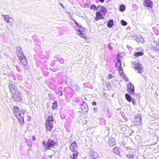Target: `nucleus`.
I'll list each match as a JSON object with an SVG mask.
<instances>
[{"mask_svg":"<svg viewBox=\"0 0 159 159\" xmlns=\"http://www.w3.org/2000/svg\"><path fill=\"white\" fill-rule=\"evenodd\" d=\"M121 24L124 26L126 25H127V23L123 20H122L121 21Z\"/></svg>","mask_w":159,"mask_h":159,"instance_id":"nucleus-28","label":"nucleus"},{"mask_svg":"<svg viewBox=\"0 0 159 159\" xmlns=\"http://www.w3.org/2000/svg\"><path fill=\"white\" fill-rule=\"evenodd\" d=\"M125 98L127 101L129 102L132 101V100L133 99L129 94L127 93L125 94Z\"/></svg>","mask_w":159,"mask_h":159,"instance_id":"nucleus-17","label":"nucleus"},{"mask_svg":"<svg viewBox=\"0 0 159 159\" xmlns=\"http://www.w3.org/2000/svg\"><path fill=\"white\" fill-rule=\"evenodd\" d=\"M99 1L101 2H103L104 1V0H99Z\"/></svg>","mask_w":159,"mask_h":159,"instance_id":"nucleus-36","label":"nucleus"},{"mask_svg":"<svg viewBox=\"0 0 159 159\" xmlns=\"http://www.w3.org/2000/svg\"><path fill=\"white\" fill-rule=\"evenodd\" d=\"M56 143L54 142L53 140L49 139L48 140L46 146L48 149H51L52 148H53L54 146H56Z\"/></svg>","mask_w":159,"mask_h":159,"instance_id":"nucleus-7","label":"nucleus"},{"mask_svg":"<svg viewBox=\"0 0 159 159\" xmlns=\"http://www.w3.org/2000/svg\"><path fill=\"white\" fill-rule=\"evenodd\" d=\"M75 24L77 25L78 27H79V25L78 23L75 20Z\"/></svg>","mask_w":159,"mask_h":159,"instance_id":"nucleus-31","label":"nucleus"},{"mask_svg":"<svg viewBox=\"0 0 159 159\" xmlns=\"http://www.w3.org/2000/svg\"><path fill=\"white\" fill-rule=\"evenodd\" d=\"M131 102H132V103H133V104L134 105H135L136 103H135V100H134L133 99V100H132V101H131Z\"/></svg>","mask_w":159,"mask_h":159,"instance_id":"nucleus-29","label":"nucleus"},{"mask_svg":"<svg viewBox=\"0 0 159 159\" xmlns=\"http://www.w3.org/2000/svg\"><path fill=\"white\" fill-rule=\"evenodd\" d=\"M113 151L114 153L117 154L119 153V149L117 147H115L114 148Z\"/></svg>","mask_w":159,"mask_h":159,"instance_id":"nucleus-25","label":"nucleus"},{"mask_svg":"<svg viewBox=\"0 0 159 159\" xmlns=\"http://www.w3.org/2000/svg\"><path fill=\"white\" fill-rule=\"evenodd\" d=\"M143 4L145 6L148 7H153V3L150 0H145L143 2Z\"/></svg>","mask_w":159,"mask_h":159,"instance_id":"nucleus-10","label":"nucleus"},{"mask_svg":"<svg viewBox=\"0 0 159 159\" xmlns=\"http://www.w3.org/2000/svg\"><path fill=\"white\" fill-rule=\"evenodd\" d=\"M60 5L63 7L64 8V7L63 6V4L62 3H60Z\"/></svg>","mask_w":159,"mask_h":159,"instance_id":"nucleus-34","label":"nucleus"},{"mask_svg":"<svg viewBox=\"0 0 159 159\" xmlns=\"http://www.w3.org/2000/svg\"><path fill=\"white\" fill-rule=\"evenodd\" d=\"M90 9H93L94 11H95L98 9V7L97 8L96 7L95 5L93 4L90 7Z\"/></svg>","mask_w":159,"mask_h":159,"instance_id":"nucleus-27","label":"nucleus"},{"mask_svg":"<svg viewBox=\"0 0 159 159\" xmlns=\"http://www.w3.org/2000/svg\"><path fill=\"white\" fill-rule=\"evenodd\" d=\"M127 89L128 92L131 94H133L134 93V86L131 83L127 84Z\"/></svg>","mask_w":159,"mask_h":159,"instance_id":"nucleus-6","label":"nucleus"},{"mask_svg":"<svg viewBox=\"0 0 159 159\" xmlns=\"http://www.w3.org/2000/svg\"><path fill=\"white\" fill-rule=\"evenodd\" d=\"M61 60H62V61H63V59H61Z\"/></svg>","mask_w":159,"mask_h":159,"instance_id":"nucleus-38","label":"nucleus"},{"mask_svg":"<svg viewBox=\"0 0 159 159\" xmlns=\"http://www.w3.org/2000/svg\"><path fill=\"white\" fill-rule=\"evenodd\" d=\"M9 88L11 93L13 94V97L15 100L19 101H21L22 98L20 95L19 91L16 88H11L10 87Z\"/></svg>","mask_w":159,"mask_h":159,"instance_id":"nucleus-3","label":"nucleus"},{"mask_svg":"<svg viewBox=\"0 0 159 159\" xmlns=\"http://www.w3.org/2000/svg\"><path fill=\"white\" fill-rule=\"evenodd\" d=\"M111 142H110L109 143V146H112L116 144L115 140L114 139H111Z\"/></svg>","mask_w":159,"mask_h":159,"instance_id":"nucleus-24","label":"nucleus"},{"mask_svg":"<svg viewBox=\"0 0 159 159\" xmlns=\"http://www.w3.org/2000/svg\"><path fill=\"white\" fill-rule=\"evenodd\" d=\"M134 55L135 56L137 57L139 56H142L143 55V53L142 52H136L134 54Z\"/></svg>","mask_w":159,"mask_h":159,"instance_id":"nucleus-26","label":"nucleus"},{"mask_svg":"<svg viewBox=\"0 0 159 159\" xmlns=\"http://www.w3.org/2000/svg\"><path fill=\"white\" fill-rule=\"evenodd\" d=\"M135 122H136L137 124L136 125H139L141 124V118L140 117L136 118L134 119Z\"/></svg>","mask_w":159,"mask_h":159,"instance_id":"nucleus-19","label":"nucleus"},{"mask_svg":"<svg viewBox=\"0 0 159 159\" xmlns=\"http://www.w3.org/2000/svg\"><path fill=\"white\" fill-rule=\"evenodd\" d=\"M70 148L71 151L74 152H77L78 147L75 142H74L72 143L70 146Z\"/></svg>","mask_w":159,"mask_h":159,"instance_id":"nucleus-8","label":"nucleus"},{"mask_svg":"<svg viewBox=\"0 0 159 159\" xmlns=\"http://www.w3.org/2000/svg\"><path fill=\"white\" fill-rule=\"evenodd\" d=\"M125 9V6L123 5H121L120 6L119 10L121 11H124Z\"/></svg>","mask_w":159,"mask_h":159,"instance_id":"nucleus-23","label":"nucleus"},{"mask_svg":"<svg viewBox=\"0 0 159 159\" xmlns=\"http://www.w3.org/2000/svg\"><path fill=\"white\" fill-rule=\"evenodd\" d=\"M132 63V67L138 70V73H141L142 70L141 65L139 63H137L136 61H133Z\"/></svg>","mask_w":159,"mask_h":159,"instance_id":"nucleus-5","label":"nucleus"},{"mask_svg":"<svg viewBox=\"0 0 159 159\" xmlns=\"http://www.w3.org/2000/svg\"><path fill=\"white\" fill-rule=\"evenodd\" d=\"M48 117L46 121V125L47 129L50 131L53 127V122L54 121L53 114L52 112L49 111L48 112Z\"/></svg>","mask_w":159,"mask_h":159,"instance_id":"nucleus-1","label":"nucleus"},{"mask_svg":"<svg viewBox=\"0 0 159 159\" xmlns=\"http://www.w3.org/2000/svg\"><path fill=\"white\" fill-rule=\"evenodd\" d=\"M77 33L81 37L84 38L85 39H87V38L86 37V34L84 32L82 31L79 29H78L77 30Z\"/></svg>","mask_w":159,"mask_h":159,"instance_id":"nucleus-11","label":"nucleus"},{"mask_svg":"<svg viewBox=\"0 0 159 159\" xmlns=\"http://www.w3.org/2000/svg\"><path fill=\"white\" fill-rule=\"evenodd\" d=\"M17 56L19 60L25 57L21 52H19L17 53Z\"/></svg>","mask_w":159,"mask_h":159,"instance_id":"nucleus-16","label":"nucleus"},{"mask_svg":"<svg viewBox=\"0 0 159 159\" xmlns=\"http://www.w3.org/2000/svg\"><path fill=\"white\" fill-rule=\"evenodd\" d=\"M108 77L109 79H110L111 78V75L110 74H109V75L108 76Z\"/></svg>","mask_w":159,"mask_h":159,"instance_id":"nucleus-32","label":"nucleus"},{"mask_svg":"<svg viewBox=\"0 0 159 159\" xmlns=\"http://www.w3.org/2000/svg\"><path fill=\"white\" fill-rule=\"evenodd\" d=\"M97 108H94V109H93V111H95V112H96L97 111Z\"/></svg>","mask_w":159,"mask_h":159,"instance_id":"nucleus-33","label":"nucleus"},{"mask_svg":"<svg viewBox=\"0 0 159 159\" xmlns=\"http://www.w3.org/2000/svg\"><path fill=\"white\" fill-rule=\"evenodd\" d=\"M13 112L18 120L20 123L24 122V113H21L20 109L16 106L13 107Z\"/></svg>","mask_w":159,"mask_h":159,"instance_id":"nucleus-2","label":"nucleus"},{"mask_svg":"<svg viewBox=\"0 0 159 159\" xmlns=\"http://www.w3.org/2000/svg\"><path fill=\"white\" fill-rule=\"evenodd\" d=\"M52 109L57 110L58 108V105L57 102L56 101H54L52 103Z\"/></svg>","mask_w":159,"mask_h":159,"instance_id":"nucleus-18","label":"nucleus"},{"mask_svg":"<svg viewBox=\"0 0 159 159\" xmlns=\"http://www.w3.org/2000/svg\"><path fill=\"white\" fill-rule=\"evenodd\" d=\"M20 60L21 61L24 66H27V61L25 57Z\"/></svg>","mask_w":159,"mask_h":159,"instance_id":"nucleus-20","label":"nucleus"},{"mask_svg":"<svg viewBox=\"0 0 159 159\" xmlns=\"http://www.w3.org/2000/svg\"><path fill=\"white\" fill-rule=\"evenodd\" d=\"M119 56V54H118L117 57V62L116 64V66L117 68V69L122 68L120 60V58L118 57Z\"/></svg>","mask_w":159,"mask_h":159,"instance_id":"nucleus-12","label":"nucleus"},{"mask_svg":"<svg viewBox=\"0 0 159 159\" xmlns=\"http://www.w3.org/2000/svg\"><path fill=\"white\" fill-rule=\"evenodd\" d=\"M32 139H33L34 140H35V137H34V136H33V137H32Z\"/></svg>","mask_w":159,"mask_h":159,"instance_id":"nucleus-35","label":"nucleus"},{"mask_svg":"<svg viewBox=\"0 0 159 159\" xmlns=\"http://www.w3.org/2000/svg\"><path fill=\"white\" fill-rule=\"evenodd\" d=\"M119 73L120 76L124 79L126 81H128V78L126 77L125 74L123 73V71L122 70V68L117 69Z\"/></svg>","mask_w":159,"mask_h":159,"instance_id":"nucleus-9","label":"nucleus"},{"mask_svg":"<svg viewBox=\"0 0 159 159\" xmlns=\"http://www.w3.org/2000/svg\"><path fill=\"white\" fill-rule=\"evenodd\" d=\"M78 155V152H75L70 155V159H76Z\"/></svg>","mask_w":159,"mask_h":159,"instance_id":"nucleus-15","label":"nucleus"},{"mask_svg":"<svg viewBox=\"0 0 159 159\" xmlns=\"http://www.w3.org/2000/svg\"><path fill=\"white\" fill-rule=\"evenodd\" d=\"M98 154L96 152H93V154L92 156V159H96V158L98 157Z\"/></svg>","mask_w":159,"mask_h":159,"instance_id":"nucleus-22","label":"nucleus"},{"mask_svg":"<svg viewBox=\"0 0 159 159\" xmlns=\"http://www.w3.org/2000/svg\"><path fill=\"white\" fill-rule=\"evenodd\" d=\"M113 25V20H109L107 23V26L109 28H111Z\"/></svg>","mask_w":159,"mask_h":159,"instance_id":"nucleus-21","label":"nucleus"},{"mask_svg":"<svg viewBox=\"0 0 159 159\" xmlns=\"http://www.w3.org/2000/svg\"><path fill=\"white\" fill-rule=\"evenodd\" d=\"M18 48V49H20V48Z\"/></svg>","mask_w":159,"mask_h":159,"instance_id":"nucleus-37","label":"nucleus"},{"mask_svg":"<svg viewBox=\"0 0 159 159\" xmlns=\"http://www.w3.org/2000/svg\"><path fill=\"white\" fill-rule=\"evenodd\" d=\"M99 10V12L102 13L103 15H105L106 13V9L102 6H100L98 7Z\"/></svg>","mask_w":159,"mask_h":159,"instance_id":"nucleus-14","label":"nucleus"},{"mask_svg":"<svg viewBox=\"0 0 159 159\" xmlns=\"http://www.w3.org/2000/svg\"><path fill=\"white\" fill-rule=\"evenodd\" d=\"M103 15L100 12H97L96 13V16L95 18V20L96 21L98 20L99 19H102L103 18L102 16Z\"/></svg>","mask_w":159,"mask_h":159,"instance_id":"nucleus-13","label":"nucleus"},{"mask_svg":"<svg viewBox=\"0 0 159 159\" xmlns=\"http://www.w3.org/2000/svg\"><path fill=\"white\" fill-rule=\"evenodd\" d=\"M2 16L3 20L7 23L9 24L10 26H12L13 24L14 20L9 15H2Z\"/></svg>","mask_w":159,"mask_h":159,"instance_id":"nucleus-4","label":"nucleus"},{"mask_svg":"<svg viewBox=\"0 0 159 159\" xmlns=\"http://www.w3.org/2000/svg\"><path fill=\"white\" fill-rule=\"evenodd\" d=\"M92 104L93 105H96V102H92Z\"/></svg>","mask_w":159,"mask_h":159,"instance_id":"nucleus-30","label":"nucleus"}]
</instances>
